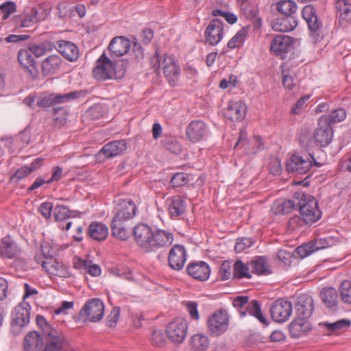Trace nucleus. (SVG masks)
I'll return each instance as SVG.
<instances>
[{
    "label": "nucleus",
    "mask_w": 351,
    "mask_h": 351,
    "mask_svg": "<svg viewBox=\"0 0 351 351\" xmlns=\"http://www.w3.org/2000/svg\"><path fill=\"white\" fill-rule=\"evenodd\" d=\"M132 234L136 243L145 252H156L159 249L168 247L174 239L171 232L161 229L154 230L145 223L134 226Z\"/></svg>",
    "instance_id": "nucleus-1"
},
{
    "label": "nucleus",
    "mask_w": 351,
    "mask_h": 351,
    "mask_svg": "<svg viewBox=\"0 0 351 351\" xmlns=\"http://www.w3.org/2000/svg\"><path fill=\"white\" fill-rule=\"evenodd\" d=\"M128 63L126 60H121L114 62L105 53H103L97 60V66L93 69V76L97 80L101 82L121 78L125 72Z\"/></svg>",
    "instance_id": "nucleus-2"
},
{
    "label": "nucleus",
    "mask_w": 351,
    "mask_h": 351,
    "mask_svg": "<svg viewBox=\"0 0 351 351\" xmlns=\"http://www.w3.org/2000/svg\"><path fill=\"white\" fill-rule=\"evenodd\" d=\"M297 201L300 214L306 223H313L320 219L322 212L318 207V202L314 197L304 193H298Z\"/></svg>",
    "instance_id": "nucleus-3"
},
{
    "label": "nucleus",
    "mask_w": 351,
    "mask_h": 351,
    "mask_svg": "<svg viewBox=\"0 0 351 351\" xmlns=\"http://www.w3.org/2000/svg\"><path fill=\"white\" fill-rule=\"evenodd\" d=\"M81 94H86V91H73L65 94L43 93L36 100V105L40 108H48L58 104H62L75 99Z\"/></svg>",
    "instance_id": "nucleus-4"
},
{
    "label": "nucleus",
    "mask_w": 351,
    "mask_h": 351,
    "mask_svg": "<svg viewBox=\"0 0 351 351\" xmlns=\"http://www.w3.org/2000/svg\"><path fill=\"white\" fill-rule=\"evenodd\" d=\"M31 306L23 301L14 308L11 322V331L16 336L21 332V328L27 325L30 319Z\"/></svg>",
    "instance_id": "nucleus-5"
},
{
    "label": "nucleus",
    "mask_w": 351,
    "mask_h": 351,
    "mask_svg": "<svg viewBox=\"0 0 351 351\" xmlns=\"http://www.w3.org/2000/svg\"><path fill=\"white\" fill-rule=\"evenodd\" d=\"M187 330L186 321L183 318H177L167 326L166 333L171 341L180 344L186 338Z\"/></svg>",
    "instance_id": "nucleus-6"
},
{
    "label": "nucleus",
    "mask_w": 351,
    "mask_h": 351,
    "mask_svg": "<svg viewBox=\"0 0 351 351\" xmlns=\"http://www.w3.org/2000/svg\"><path fill=\"white\" fill-rule=\"evenodd\" d=\"M229 325V319L226 311L215 312L208 319L207 326L210 332L216 336L225 332Z\"/></svg>",
    "instance_id": "nucleus-7"
},
{
    "label": "nucleus",
    "mask_w": 351,
    "mask_h": 351,
    "mask_svg": "<svg viewBox=\"0 0 351 351\" xmlns=\"http://www.w3.org/2000/svg\"><path fill=\"white\" fill-rule=\"evenodd\" d=\"M136 206L133 201L122 199L114 208L112 219L126 222L136 215Z\"/></svg>",
    "instance_id": "nucleus-8"
},
{
    "label": "nucleus",
    "mask_w": 351,
    "mask_h": 351,
    "mask_svg": "<svg viewBox=\"0 0 351 351\" xmlns=\"http://www.w3.org/2000/svg\"><path fill=\"white\" fill-rule=\"evenodd\" d=\"M45 347L43 351H73L69 349V342L64 335L56 330L43 337Z\"/></svg>",
    "instance_id": "nucleus-9"
},
{
    "label": "nucleus",
    "mask_w": 351,
    "mask_h": 351,
    "mask_svg": "<svg viewBox=\"0 0 351 351\" xmlns=\"http://www.w3.org/2000/svg\"><path fill=\"white\" fill-rule=\"evenodd\" d=\"M333 137V130L332 126L326 123L323 119H319L317 127L313 132V141L315 144L321 147L328 145Z\"/></svg>",
    "instance_id": "nucleus-10"
},
{
    "label": "nucleus",
    "mask_w": 351,
    "mask_h": 351,
    "mask_svg": "<svg viewBox=\"0 0 351 351\" xmlns=\"http://www.w3.org/2000/svg\"><path fill=\"white\" fill-rule=\"evenodd\" d=\"M271 317L276 322H286L292 313V304L289 301L279 299L270 308Z\"/></svg>",
    "instance_id": "nucleus-11"
},
{
    "label": "nucleus",
    "mask_w": 351,
    "mask_h": 351,
    "mask_svg": "<svg viewBox=\"0 0 351 351\" xmlns=\"http://www.w3.org/2000/svg\"><path fill=\"white\" fill-rule=\"evenodd\" d=\"M293 38L289 36L277 35L271 40L270 49L276 55L285 59L287 53L293 48Z\"/></svg>",
    "instance_id": "nucleus-12"
},
{
    "label": "nucleus",
    "mask_w": 351,
    "mask_h": 351,
    "mask_svg": "<svg viewBox=\"0 0 351 351\" xmlns=\"http://www.w3.org/2000/svg\"><path fill=\"white\" fill-rule=\"evenodd\" d=\"M223 23L222 21L213 19L204 32L206 41L210 45H217L223 38Z\"/></svg>",
    "instance_id": "nucleus-13"
},
{
    "label": "nucleus",
    "mask_w": 351,
    "mask_h": 351,
    "mask_svg": "<svg viewBox=\"0 0 351 351\" xmlns=\"http://www.w3.org/2000/svg\"><path fill=\"white\" fill-rule=\"evenodd\" d=\"M186 261V251L182 245H175L169 252L168 263L172 269L181 270Z\"/></svg>",
    "instance_id": "nucleus-14"
},
{
    "label": "nucleus",
    "mask_w": 351,
    "mask_h": 351,
    "mask_svg": "<svg viewBox=\"0 0 351 351\" xmlns=\"http://www.w3.org/2000/svg\"><path fill=\"white\" fill-rule=\"evenodd\" d=\"M186 270L191 277L200 282L207 280L210 274V268L204 261L191 262Z\"/></svg>",
    "instance_id": "nucleus-15"
},
{
    "label": "nucleus",
    "mask_w": 351,
    "mask_h": 351,
    "mask_svg": "<svg viewBox=\"0 0 351 351\" xmlns=\"http://www.w3.org/2000/svg\"><path fill=\"white\" fill-rule=\"evenodd\" d=\"M131 42L123 36L114 37L110 42L108 49L112 58H119L126 54L130 49Z\"/></svg>",
    "instance_id": "nucleus-16"
},
{
    "label": "nucleus",
    "mask_w": 351,
    "mask_h": 351,
    "mask_svg": "<svg viewBox=\"0 0 351 351\" xmlns=\"http://www.w3.org/2000/svg\"><path fill=\"white\" fill-rule=\"evenodd\" d=\"M18 60L23 69L29 73L33 80H36L39 74L34 58L29 49H21L18 52Z\"/></svg>",
    "instance_id": "nucleus-17"
},
{
    "label": "nucleus",
    "mask_w": 351,
    "mask_h": 351,
    "mask_svg": "<svg viewBox=\"0 0 351 351\" xmlns=\"http://www.w3.org/2000/svg\"><path fill=\"white\" fill-rule=\"evenodd\" d=\"M312 165V160L308 158L304 159L302 156L293 155L287 164V170L289 173L304 175L309 171Z\"/></svg>",
    "instance_id": "nucleus-18"
},
{
    "label": "nucleus",
    "mask_w": 351,
    "mask_h": 351,
    "mask_svg": "<svg viewBox=\"0 0 351 351\" xmlns=\"http://www.w3.org/2000/svg\"><path fill=\"white\" fill-rule=\"evenodd\" d=\"M207 132V128L204 121L200 120L192 121L186 128V135L191 143L202 141Z\"/></svg>",
    "instance_id": "nucleus-19"
},
{
    "label": "nucleus",
    "mask_w": 351,
    "mask_h": 351,
    "mask_svg": "<svg viewBox=\"0 0 351 351\" xmlns=\"http://www.w3.org/2000/svg\"><path fill=\"white\" fill-rule=\"evenodd\" d=\"M78 211L71 210L66 206L57 204L53 209V217L55 221L60 223L59 228L62 230H68L72 224L71 221H68L64 226V223L71 217H76Z\"/></svg>",
    "instance_id": "nucleus-20"
},
{
    "label": "nucleus",
    "mask_w": 351,
    "mask_h": 351,
    "mask_svg": "<svg viewBox=\"0 0 351 351\" xmlns=\"http://www.w3.org/2000/svg\"><path fill=\"white\" fill-rule=\"evenodd\" d=\"M297 316L302 318H309L314 310L313 300L308 294H302L298 297L295 306Z\"/></svg>",
    "instance_id": "nucleus-21"
},
{
    "label": "nucleus",
    "mask_w": 351,
    "mask_h": 351,
    "mask_svg": "<svg viewBox=\"0 0 351 351\" xmlns=\"http://www.w3.org/2000/svg\"><path fill=\"white\" fill-rule=\"evenodd\" d=\"M247 112L246 105L241 101H230L225 112V117L232 121L243 120Z\"/></svg>",
    "instance_id": "nucleus-22"
},
{
    "label": "nucleus",
    "mask_w": 351,
    "mask_h": 351,
    "mask_svg": "<svg viewBox=\"0 0 351 351\" xmlns=\"http://www.w3.org/2000/svg\"><path fill=\"white\" fill-rule=\"evenodd\" d=\"M302 16L312 32L316 33L322 28V23L318 19L313 5L311 4L305 5L302 11Z\"/></svg>",
    "instance_id": "nucleus-23"
},
{
    "label": "nucleus",
    "mask_w": 351,
    "mask_h": 351,
    "mask_svg": "<svg viewBox=\"0 0 351 351\" xmlns=\"http://www.w3.org/2000/svg\"><path fill=\"white\" fill-rule=\"evenodd\" d=\"M56 45L55 47L58 51L66 60L73 62L76 60L79 56V51L77 46L66 40H57L54 43Z\"/></svg>",
    "instance_id": "nucleus-24"
},
{
    "label": "nucleus",
    "mask_w": 351,
    "mask_h": 351,
    "mask_svg": "<svg viewBox=\"0 0 351 351\" xmlns=\"http://www.w3.org/2000/svg\"><path fill=\"white\" fill-rule=\"evenodd\" d=\"M298 25V20L293 15H282L271 23L274 31L287 32L293 30Z\"/></svg>",
    "instance_id": "nucleus-25"
},
{
    "label": "nucleus",
    "mask_w": 351,
    "mask_h": 351,
    "mask_svg": "<svg viewBox=\"0 0 351 351\" xmlns=\"http://www.w3.org/2000/svg\"><path fill=\"white\" fill-rule=\"evenodd\" d=\"M339 23L346 27L351 23V1L350 0H337L335 3Z\"/></svg>",
    "instance_id": "nucleus-26"
},
{
    "label": "nucleus",
    "mask_w": 351,
    "mask_h": 351,
    "mask_svg": "<svg viewBox=\"0 0 351 351\" xmlns=\"http://www.w3.org/2000/svg\"><path fill=\"white\" fill-rule=\"evenodd\" d=\"M44 338L37 331L28 332L23 340V349L25 351H39L44 345Z\"/></svg>",
    "instance_id": "nucleus-27"
},
{
    "label": "nucleus",
    "mask_w": 351,
    "mask_h": 351,
    "mask_svg": "<svg viewBox=\"0 0 351 351\" xmlns=\"http://www.w3.org/2000/svg\"><path fill=\"white\" fill-rule=\"evenodd\" d=\"M162 69L168 82L170 84H173L179 75L180 69L172 57H164L162 62Z\"/></svg>",
    "instance_id": "nucleus-28"
},
{
    "label": "nucleus",
    "mask_w": 351,
    "mask_h": 351,
    "mask_svg": "<svg viewBox=\"0 0 351 351\" xmlns=\"http://www.w3.org/2000/svg\"><path fill=\"white\" fill-rule=\"evenodd\" d=\"M126 149L127 145L124 140L111 141L101 149L98 155L103 154L106 158H112L122 154Z\"/></svg>",
    "instance_id": "nucleus-29"
},
{
    "label": "nucleus",
    "mask_w": 351,
    "mask_h": 351,
    "mask_svg": "<svg viewBox=\"0 0 351 351\" xmlns=\"http://www.w3.org/2000/svg\"><path fill=\"white\" fill-rule=\"evenodd\" d=\"M43 268L47 272L59 277H65L67 273L64 265L53 258L52 255H50L49 258H47V260L43 263Z\"/></svg>",
    "instance_id": "nucleus-30"
},
{
    "label": "nucleus",
    "mask_w": 351,
    "mask_h": 351,
    "mask_svg": "<svg viewBox=\"0 0 351 351\" xmlns=\"http://www.w3.org/2000/svg\"><path fill=\"white\" fill-rule=\"evenodd\" d=\"M104 304L99 298L89 300V321L98 322L104 315Z\"/></svg>",
    "instance_id": "nucleus-31"
},
{
    "label": "nucleus",
    "mask_w": 351,
    "mask_h": 351,
    "mask_svg": "<svg viewBox=\"0 0 351 351\" xmlns=\"http://www.w3.org/2000/svg\"><path fill=\"white\" fill-rule=\"evenodd\" d=\"M241 317H245L250 315L256 317L259 322L263 324H267V319L263 315L261 306L258 302L256 300L248 302L244 310H239Z\"/></svg>",
    "instance_id": "nucleus-32"
},
{
    "label": "nucleus",
    "mask_w": 351,
    "mask_h": 351,
    "mask_svg": "<svg viewBox=\"0 0 351 351\" xmlns=\"http://www.w3.org/2000/svg\"><path fill=\"white\" fill-rule=\"evenodd\" d=\"M297 194L295 199H278L276 201L272 206V210L276 215H286L291 213L298 206Z\"/></svg>",
    "instance_id": "nucleus-33"
},
{
    "label": "nucleus",
    "mask_w": 351,
    "mask_h": 351,
    "mask_svg": "<svg viewBox=\"0 0 351 351\" xmlns=\"http://www.w3.org/2000/svg\"><path fill=\"white\" fill-rule=\"evenodd\" d=\"M307 318H302L297 316L293 322L289 324V332L291 336L298 338L308 330L311 327L308 323L306 321Z\"/></svg>",
    "instance_id": "nucleus-34"
},
{
    "label": "nucleus",
    "mask_w": 351,
    "mask_h": 351,
    "mask_svg": "<svg viewBox=\"0 0 351 351\" xmlns=\"http://www.w3.org/2000/svg\"><path fill=\"white\" fill-rule=\"evenodd\" d=\"M18 253L16 244L12 241L10 236L2 238L0 243V256L3 258H12Z\"/></svg>",
    "instance_id": "nucleus-35"
},
{
    "label": "nucleus",
    "mask_w": 351,
    "mask_h": 351,
    "mask_svg": "<svg viewBox=\"0 0 351 351\" xmlns=\"http://www.w3.org/2000/svg\"><path fill=\"white\" fill-rule=\"evenodd\" d=\"M168 211L171 218L179 217L184 213V202L180 196H173L169 199Z\"/></svg>",
    "instance_id": "nucleus-36"
},
{
    "label": "nucleus",
    "mask_w": 351,
    "mask_h": 351,
    "mask_svg": "<svg viewBox=\"0 0 351 351\" xmlns=\"http://www.w3.org/2000/svg\"><path fill=\"white\" fill-rule=\"evenodd\" d=\"M251 271L257 275H269L271 274L267 259L265 256H259L250 262Z\"/></svg>",
    "instance_id": "nucleus-37"
},
{
    "label": "nucleus",
    "mask_w": 351,
    "mask_h": 351,
    "mask_svg": "<svg viewBox=\"0 0 351 351\" xmlns=\"http://www.w3.org/2000/svg\"><path fill=\"white\" fill-rule=\"evenodd\" d=\"M61 59L58 55H52L46 58L42 62V73L43 75L53 74L59 68Z\"/></svg>",
    "instance_id": "nucleus-38"
},
{
    "label": "nucleus",
    "mask_w": 351,
    "mask_h": 351,
    "mask_svg": "<svg viewBox=\"0 0 351 351\" xmlns=\"http://www.w3.org/2000/svg\"><path fill=\"white\" fill-rule=\"evenodd\" d=\"M108 234V229L106 225L99 222H93L89 225V237L97 241L104 240Z\"/></svg>",
    "instance_id": "nucleus-39"
},
{
    "label": "nucleus",
    "mask_w": 351,
    "mask_h": 351,
    "mask_svg": "<svg viewBox=\"0 0 351 351\" xmlns=\"http://www.w3.org/2000/svg\"><path fill=\"white\" fill-rule=\"evenodd\" d=\"M125 223V221L113 219L111 222L112 235L121 241H125L130 237V231L128 230Z\"/></svg>",
    "instance_id": "nucleus-40"
},
{
    "label": "nucleus",
    "mask_w": 351,
    "mask_h": 351,
    "mask_svg": "<svg viewBox=\"0 0 351 351\" xmlns=\"http://www.w3.org/2000/svg\"><path fill=\"white\" fill-rule=\"evenodd\" d=\"M190 345L193 351H206L209 347L210 340L206 335L197 333L191 337Z\"/></svg>",
    "instance_id": "nucleus-41"
},
{
    "label": "nucleus",
    "mask_w": 351,
    "mask_h": 351,
    "mask_svg": "<svg viewBox=\"0 0 351 351\" xmlns=\"http://www.w3.org/2000/svg\"><path fill=\"white\" fill-rule=\"evenodd\" d=\"M323 303L328 308H332L337 304L338 294L335 289L332 287L324 288L320 293Z\"/></svg>",
    "instance_id": "nucleus-42"
},
{
    "label": "nucleus",
    "mask_w": 351,
    "mask_h": 351,
    "mask_svg": "<svg viewBox=\"0 0 351 351\" xmlns=\"http://www.w3.org/2000/svg\"><path fill=\"white\" fill-rule=\"evenodd\" d=\"M52 110L55 116L52 119V126L54 129H60L67 122V111L63 107H55Z\"/></svg>",
    "instance_id": "nucleus-43"
},
{
    "label": "nucleus",
    "mask_w": 351,
    "mask_h": 351,
    "mask_svg": "<svg viewBox=\"0 0 351 351\" xmlns=\"http://www.w3.org/2000/svg\"><path fill=\"white\" fill-rule=\"evenodd\" d=\"M54 47H56L55 43L51 41H45L40 45L29 44L28 49L30 53L38 58L44 55L47 51L52 50Z\"/></svg>",
    "instance_id": "nucleus-44"
},
{
    "label": "nucleus",
    "mask_w": 351,
    "mask_h": 351,
    "mask_svg": "<svg viewBox=\"0 0 351 351\" xmlns=\"http://www.w3.org/2000/svg\"><path fill=\"white\" fill-rule=\"evenodd\" d=\"M320 325L325 326L330 334L337 333L347 329L351 325V320L341 319L333 323L324 322L321 323Z\"/></svg>",
    "instance_id": "nucleus-45"
},
{
    "label": "nucleus",
    "mask_w": 351,
    "mask_h": 351,
    "mask_svg": "<svg viewBox=\"0 0 351 351\" xmlns=\"http://www.w3.org/2000/svg\"><path fill=\"white\" fill-rule=\"evenodd\" d=\"M276 8L282 15H293L298 9L297 4L291 0H281L276 3Z\"/></svg>",
    "instance_id": "nucleus-46"
},
{
    "label": "nucleus",
    "mask_w": 351,
    "mask_h": 351,
    "mask_svg": "<svg viewBox=\"0 0 351 351\" xmlns=\"http://www.w3.org/2000/svg\"><path fill=\"white\" fill-rule=\"evenodd\" d=\"M346 117V110L343 108H339L334 110L328 115H324L319 117L325 120L326 123L331 126L333 123H337L343 121Z\"/></svg>",
    "instance_id": "nucleus-47"
},
{
    "label": "nucleus",
    "mask_w": 351,
    "mask_h": 351,
    "mask_svg": "<svg viewBox=\"0 0 351 351\" xmlns=\"http://www.w3.org/2000/svg\"><path fill=\"white\" fill-rule=\"evenodd\" d=\"M162 145L168 151L172 152L174 154H179L182 147L179 141L173 136H166L162 141Z\"/></svg>",
    "instance_id": "nucleus-48"
},
{
    "label": "nucleus",
    "mask_w": 351,
    "mask_h": 351,
    "mask_svg": "<svg viewBox=\"0 0 351 351\" xmlns=\"http://www.w3.org/2000/svg\"><path fill=\"white\" fill-rule=\"evenodd\" d=\"M249 270L250 268L244 265L241 261H237L234 264V277L237 278H250L251 275L249 273Z\"/></svg>",
    "instance_id": "nucleus-49"
},
{
    "label": "nucleus",
    "mask_w": 351,
    "mask_h": 351,
    "mask_svg": "<svg viewBox=\"0 0 351 351\" xmlns=\"http://www.w3.org/2000/svg\"><path fill=\"white\" fill-rule=\"evenodd\" d=\"M341 300L344 303L351 304V281L344 280L339 289Z\"/></svg>",
    "instance_id": "nucleus-50"
},
{
    "label": "nucleus",
    "mask_w": 351,
    "mask_h": 351,
    "mask_svg": "<svg viewBox=\"0 0 351 351\" xmlns=\"http://www.w3.org/2000/svg\"><path fill=\"white\" fill-rule=\"evenodd\" d=\"M311 241L313 243V247H314V249H315L316 251L326 247H332L335 245L336 243V240L331 237L315 239Z\"/></svg>",
    "instance_id": "nucleus-51"
},
{
    "label": "nucleus",
    "mask_w": 351,
    "mask_h": 351,
    "mask_svg": "<svg viewBox=\"0 0 351 351\" xmlns=\"http://www.w3.org/2000/svg\"><path fill=\"white\" fill-rule=\"evenodd\" d=\"M247 34V29L245 27L240 29L234 36H233L228 43V47L230 49L236 48L241 43Z\"/></svg>",
    "instance_id": "nucleus-52"
},
{
    "label": "nucleus",
    "mask_w": 351,
    "mask_h": 351,
    "mask_svg": "<svg viewBox=\"0 0 351 351\" xmlns=\"http://www.w3.org/2000/svg\"><path fill=\"white\" fill-rule=\"evenodd\" d=\"M36 324L42 329V335L43 337L52 332V330H57L49 324L46 319L40 315H38L36 317Z\"/></svg>",
    "instance_id": "nucleus-53"
},
{
    "label": "nucleus",
    "mask_w": 351,
    "mask_h": 351,
    "mask_svg": "<svg viewBox=\"0 0 351 351\" xmlns=\"http://www.w3.org/2000/svg\"><path fill=\"white\" fill-rule=\"evenodd\" d=\"M189 182V175L180 172L176 173L171 179L170 184L173 187H179L186 184Z\"/></svg>",
    "instance_id": "nucleus-54"
},
{
    "label": "nucleus",
    "mask_w": 351,
    "mask_h": 351,
    "mask_svg": "<svg viewBox=\"0 0 351 351\" xmlns=\"http://www.w3.org/2000/svg\"><path fill=\"white\" fill-rule=\"evenodd\" d=\"M254 243V241L250 238L242 237L238 239L234 246V250L237 253L244 252L246 249L250 247Z\"/></svg>",
    "instance_id": "nucleus-55"
},
{
    "label": "nucleus",
    "mask_w": 351,
    "mask_h": 351,
    "mask_svg": "<svg viewBox=\"0 0 351 351\" xmlns=\"http://www.w3.org/2000/svg\"><path fill=\"white\" fill-rule=\"evenodd\" d=\"M151 341L156 346H162L166 342L165 334L162 330H154L152 331Z\"/></svg>",
    "instance_id": "nucleus-56"
},
{
    "label": "nucleus",
    "mask_w": 351,
    "mask_h": 351,
    "mask_svg": "<svg viewBox=\"0 0 351 351\" xmlns=\"http://www.w3.org/2000/svg\"><path fill=\"white\" fill-rule=\"evenodd\" d=\"M30 173L31 172L28 169L27 166L24 165L16 170L15 173L10 177V182L17 183L19 180L28 176Z\"/></svg>",
    "instance_id": "nucleus-57"
},
{
    "label": "nucleus",
    "mask_w": 351,
    "mask_h": 351,
    "mask_svg": "<svg viewBox=\"0 0 351 351\" xmlns=\"http://www.w3.org/2000/svg\"><path fill=\"white\" fill-rule=\"evenodd\" d=\"M85 259H83L79 256H75L73 258L74 267L84 274L88 273V254L85 255Z\"/></svg>",
    "instance_id": "nucleus-58"
},
{
    "label": "nucleus",
    "mask_w": 351,
    "mask_h": 351,
    "mask_svg": "<svg viewBox=\"0 0 351 351\" xmlns=\"http://www.w3.org/2000/svg\"><path fill=\"white\" fill-rule=\"evenodd\" d=\"M0 10L3 13V19L5 20L16 11V4L12 1H7L0 5Z\"/></svg>",
    "instance_id": "nucleus-59"
},
{
    "label": "nucleus",
    "mask_w": 351,
    "mask_h": 351,
    "mask_svg": "<svg viewBox=\"0 0 351 351\" xmlns=\"http://www.w3.org/2000/svg\"><path fill=\"white\" fill-rule=\"evenodd\" d=\"M316 251L313 247L312 241L304 243L296 249V252L301 258H304L310 255L313 252Z\"/></svg>",
    "instance_id": "nucleus-60"
},
{
    "label": "nucleus",
    "mask_w": 351,
    "mask_h": 351,
    "mask_svg": "<svg viewBox=\"0 0 351 351\" xmlns=\"http://www.w3.org/2000/svg\"><path fill=\"white\" fill-rule=\"evenodd\" d=\"M309 95H304L300 99H299L294 107L291 109V112L295 114H300L302 110L307 105V101L309 99Z\"/></svg>",
    "instance_id": "nucleus-61"
},
{
    "label": "nucleus",
    "mask_w": 351,
    "mask_h": 351,
    "mask_svg": "<svg viewBox=\"0 0 351 351\" xmlns=\"http://www.w3.org/2000/svg\"><path fill=\"white\" fill-rule=\"evenodd\" d=\"M120 316V308L118 306L114 307L107 317L109 327H114Z\"/></svg>",
    "instance_id": "nucleus-62"
},
{
    "label": "nucleus",
    "mask_w": 351,
    "mask_h": 351,
    "mask_svg": "<svg viewBox=\"0 0 351 351\" xmlns=\"http://www.w3.org/2000/svg\"><path fill=\"white\" fill-rule=\"evenodd\" d=\"M53 209V205L51 202H45L42 203L39 206V211L41 215L46 219H49Z\"/></svg>",
    "instance_id": "nucleus-63"
},
{
    "label": "nucleus",
    "mask_w": 351,
    "mask_h": 351,
    "mask_svg": "<svg viewBox=\"0 0 351 351\" xmlns=\"http://www.w3.org/2000/svg\"><path fill=\"white\" fill-rule=\"evenodd\" d=\"M219 274L222 280H226L230 278L231 276V266L230 262H223L219 268Z\"/></svg>",
    "instance_id": "nucleus-64"
}]
</instances>
